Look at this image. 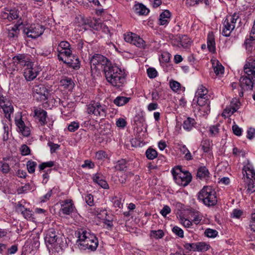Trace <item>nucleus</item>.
<instances>
[{
    "label": "nucleus",
    "instance_id": "nucleus-64",
    "mask_svg": "<svg viewBox=\"0 0 255 255\" xmlns=\"http://www.w3.org/2000/svg\"><path fill=\"white\" fill-rule=\"evenodd\" d=\"M255 136V129L251 128L247 131V137L248 138L251 139Z\"/></svg>",
    "mask_w": 255,
    "mask_h": 255
},
{
    "label": "nucleus",
    "instance_id": "nucleus-17",
    "mask_svg": "<svg viewBox=\"0 0 255 255\" xmlns=\"http://www.w3.org/2000/svg\"><path fill=\"white\" fill-rule=\"evenodd\" d=\"M3 110L5 117L9 121L10 120L11 115L13 113V107L11 103L6 101L1 106H0Z\"/></svg>",
    "mask_w": 255,
    "mask_h": 255
},
{
    "label": "nucleus",
    "instance_id": "nucleus-35",
    "mask_svg": "<svg viewBox=\"0 0 255 255\" xmlns=\"http://www.w3.org/2000/svg\"><path fill=\"white\" fill-rule=\"evenodd\" d=\"M208 90L205 87L202 85H200L196 92L195 98L208 97Z\"/></svg>",
    "mask_w": 255,
    "mask_h": 255
},
{
    "label": "nucleus",
    "instance_id": "nucleus-29",
    "mask_svg": "<svg viewBox=\"0 0 255 255\" xmlns=\"http://www.w3.org/2000/svg\"><path fill=\"white\" fill-rule=\"evenodd\" d=\"M134 11L139 15H146L149 10L142 3H137L134 6Z\"/></svg>",
    "mask_w": 255,
    "mask_h": 255
},
{
    "label": "nucleus",
    "instance_id": "nucleus-42",
    "mask_svg": "<svg viewBox=\"0 0 255 255\" xmlns=\"http://www.w3.org/2000/svg\"><path fill=\"white\" fill-rule=\"evenodd\" d=\"M210 247V245L205 242H199L196 243V249L198 251H206L209 249Z\"/></svg>",
    "mask_w": 255,
    "mask_h": 255
},
{
    "label": "nucleus",
    "instance_id": "nucleus-52",
    "mask_svg": "<svg viewBox=\"0 0 255 255\" xmlns=\"http://www.w3.org/2000/svg\"><path fill=\"white\" fill-rule=\"evenodd\" d=\"M21 154L22 155L25 156L30 154V149L29 147L26 144H23L21 145L20 148Z\"/></svg>",
    "mask_w": 255,
    "mask_h": 255
},
{
    "label": "nucleus",
    "instance_id": "nucleus-2",
    "mask_svg": "<svg viewBox=\"0 0 255 255\" xmlns=\"http://www.w3.org/2000/svg\"><path fill=\"white\" fill-rule=\"evenodd\" d=\"M76 235L78 238L77 243L79 249L84 250L88 249L92 251L96 250L98 246V239L89 231L81 229L76 233Z\"/></svg>",
    "mask_w": 255,
    "mask_h": 255
},
{
    "label": "nucleus",
    "instance_id": "nucleus-1",
    "mask_svg": "<svg viewBox=\"0 0 255 255\" xmlns=\"http://www.w3.org/2000/svg\"><path fill=\"white\" fill-rule=\"evenodd\" d=\"M104 74L107 81L118 88L123 87L126 83L125 70L116 65L113 64L111 67L107 68Z\"/></svg>",
    "mask_w": 255,
    "mask_h": 255
},
{
    "label": "nucleus",
    "instance_id": "nucleus-40",
    "mask_svg": "<svg viewBox=\"0 0 255 255\" xmlns=\"http://www.w3.org/2000/svg\"><path fill=\"white\" fill-rule=\"evenodd\" d=\"M145 155L148 159L153 160L157 157V152L154 149L149 147L146 150Z\"/></svg>",
    "mask_w": 255,
    "mask_h": 255
},
{
    "label": "nucleus",
    "instance_id": "nucleus-9",
    "mask_svg": "<svg viewBox=\"0 0 255 255\" xmlns=\"http://www.w3.org/2000/svg\"><path fill=\"white\" fill-rule=\"evenodd\" d=\"M44 28L39 24H33L24 29L23 32L28 37L36 38L40 36L44 32Z\"/></svg>",
    "mask_w": 255,
    "mask_h": 255
},
{
    "label": "nucleus",
    "instance_id": "nucleus-11",
    "mask_svg": "<svg viewBox=\"0 0 255 255\" xmlns=\"http://www.w3.org/2000/svg\"><path fill=\"white\" fill-rule=\"evenodd\" d=\"M197 99V103L200 107L199 110L203 112L204 113L203 115H208L210 111V101L208 97H198Z\"/></svg>",
    "mask_w": 255,
    "mask_h": 255
},
{
    "label": "nucleus",
    "instance_id": "nucleus-62",
    "mask_svg": "<svg viewBox=\"0 0 255 255\" xmlns=\"http://www.w3.org/2000/svg\"><path fill=\"white\" fill-rule=\"evenodd\" d=\"M202 216L199 214L198 212H195L194 213V217L193 222L196 225H198L200 223L202 220Z\"/></svg>",
    "mask_w": 255,
    "mask_h": 255
},
{
    "label": "nucleus",
    "instance_id": "nucleus-46",
    "mask_svg": "<svg viewBox=\"0 0 255 255\" xmlns=\"http://www.w3.org/2000/svg\"><path fill=\"white\" fill-rule=\"evenodd\" d=\"M213 68L214 72L218 76L222 75L224 72V67L221 64L217 63Z\"/></svg>",
    "mask_w": 255,
    "mask_h": 255
},
{
    "label": "nucleus",
    "instance_id": "nucleus-39",
    "mask_svg": "<svg viewBox=\"0 0 255 255\" xmlns=\"http://www.w3.org/2000/svg\"><path fill=\"white\" fill-rule=\"evenodd\" d=\"M149 235L151 238L159 239L163 237L164 233L161 230H158L157 231L151 230L150 232Z\"/></svg>",
    "mask_w": 255,
    "mask_h": 255
},
{
    "label": "nucleus",
    "instance_id": "nucleus-36",
    "mask_svg": "<svg viewBox=\"0 0 255 255\" xmlns=\"http://www.w3.org/2000/svg\"><path fill=\"white\" fill-rule=\"evenodd\" d=\"M212 141L205 139L202 141L201 146L204 152L210 153L212 150Z\"/></svg>",
    "mask_w": 255,
    "mask_h": 255
},
{
    "label": "nucleus",
    "instance_id": "nucleus-43",
    "mask_svg": "<svg viewBox=\"0 0 255 255\" xmlns=\"http://www.w3.org/2000/svg\"><path fill=\"white\" fill-rule=\"evenodd\" d=\"M37 166V163L32 160H28L26 163L27 169L30 174L35 172V168Z\"/></svg>",
    "mask_w": 255,
    "mask_h": 255
},
{
    "label": "nucleus",
    "instance_id": "nucleus-10",
    "mask_svg": "<svg viewBox=\"0 0 255 255\" xmlns=\"http://www.w3.org/2000/svg\"><path fill=\"white\" fill-rule=\"evenodd\" d=\"M33 96L40 101H45L48 98V90L42 84L35 85L33 88Z\"/></svg>",
    "mask_w": 255,
    "mask_h": 255
},
{
    "label": "nucleus",
    "instance_id": "nucleus-44",
    "mask_svg": "<svg viewBox=\"0 0 255 255\" xmlns=\"http://www.w3.org/2000/svg\"><path fill=\"white\" fill-rule=\"evenodd\" d=\"M235 109H234L232 106H230L229 107H226V108L224 110L222 113L223 117H230L232 115H233L235 112H236Z\"/></svg>",
    "mask_w": 255,
    "mask_h": 255
},
{
    "label": "nucleus",
    "instance_id": "nucleus-41",
    "mask_svg": "<svg viewBox=\"0 0 255 255\" xmlns=\"http://www.w3.org/2000/svg\"><path fill=\"white\" fill-rule=\"evenodd\" d=\"M127 168V161L125 159L119 160L115 166L116 170L119 171H125L126 170Z\"/></svg>",
    "mask_w": 255,
    "mask_h": 255
},
{
    "label": "nucleus",
    "instance_id": "nucleus-37",
    "mask_svg": "<svg viewBox=\"0 0 255 255\" xmlns=\"http://www.w3.org/2000/svg\"><path fill=\"white\" fill-rule=\"evenodd\" d=\"M248 188L247 191L248 193L251 194L255 191V178L247 179Z\"/></svg>",
    "mask_w": 255,
    "mask_h": 255
},
{
    "label": "nucleus",
    "instance_id": "nucleus-47",
    "mask_svg": "<svg viewBox=\"0 0 255 255\" xmlns=\"http://www.w3.org/2000/svg\"><path fill=\"white\" fill-rule=\"evenodd\" d=\"M219 127V125H215L210 127L209 131L211 136H215L218 134L220 130Z\"/></svg>",
    "mask_w": 255,
    "mask_h": 255
},
{
    "label": "nucleus",
    "instance_id": "nucleus-13",
    "mask_svg": "<svg viewBox=\"0 0 255 255\" xmlns=\"http://www.w3.org/2000/svg\"><path fill=\"white\" fill-rule=\"evenodd\" d=\"M58 238L56 234V231L53 228L49 229L44 238L45 242L46 245L49 244L51 246L54 245L57 241Z\"/></svg>",
    "mask_w": 255,
    "mask_h": 255
},
{
    "label": "nucleus",
    "instance_id": "nucleus-19",
    "mask_svg": "<svg viewBox=\"0 0 255 255\" xmlns=\"http://www.w3.org/2000/svg\"><path fill=\"white\" fill-rule=\"evenodd\" d=\"M35 118L38 121L41 126H44L46 124L47 112L43 109H36L34 110Z\"/></svg>",
    "mask_w": 255,
    "mask_h": 255
},
{
    "label": "nucleus",
    "instance_id": "nucleus-12",
    "mask_svg": "<svg viewBox=\"0 0 255 255\" xmlns=\"http://www.w3.org/2000/svg\"><path fill=\"white\" fill-rule=\"evenodd\" d=\"M15 123L18 129V131L24 136L28 137L30 135L31 133L30 128L25 125L22 120L21 117L19 119H15Z\"/></svg>",
    "mask_w": 255,
    "mask_h": 255
},
{
    "label": "nucleus",
    "instance_id": "nucleus-24",
    "mask_svg": "<svg viewBox=\"0 0 255 255\" xmlns=\"http://www.w3.org/2000/svg\"><path fill=\"white\" fill-rule=\"evenodd\" d=\"M235 27L233 24H231L228 20L225 19L223 23L222 34L226 37L229 36Z\"/></svg>",
    "mask_w": 255,
    "mask_h": 255
},
{
    "label": "nucleus",
    "instance_id": "nucleus-3",
    "mask_svg": "<svg viewBox=\"0 0 255 255\" xmlns=\"http://www.w3.org/2000/svg\"><path fill=\"white\" fill-rule=\"evenodd\" d=\"M91 70L92 74H99L102 70L104 73L107 68H110L113 65L111 61L106 57L101 54H95L90 60Z\"/></svg>",
    "mask_w": 255,
    "mask_h": 255
},
{
    "label": "nucleus",
    "instance_id": "nucleus-33",
    "mask_svg": "<svg viewBox=\"0 0 255 255\" xmlns=\"http://www.w3.org/2000/svg\"><path fill=\"white\" fill-rule=\"evenodd\" d=\"M132 44L135 45L136 47L141 48H145L146 45L145 41L141 38L140 36L135 34L134 37H133Z\"/></svg>",
    "mask_w": 255,
    "mask_h": 255
},
{
    "label": "nucleus",
    "instance_id": "nucleus-25",
    "mask_svg": "<svg viewBox=\"0 0 255 255\" xmlns=\"http://www.w3.org/2000/svg\"><path fill=\"white\" fill-rule=\"evenodd\" d=\"M207 46L209 50L211 52H214L216 50L215 41L214 34L210 32L207 36Z\"/></svg>",
    "mask_w": 255,
    "mask_h": 255
},
{
    "label": "nucleus",
    "instance_id": "nucleus-28",
    "mask_svg": "<svg viewBox=\"0 0 255 255\" xmlns=\"http://www.w3.org/2000/svg\"><path fill=\"white\" fill-rule=\"evenodd\" d=\"M178 42V44H180L184 48H188L192 42L190 39L186 35H182L179 37ZM178 46L180 47L179 45H178Z\"/></svg>",
    "mask_w": 255,
    "mask_h": 255
},
{
    "label": "nucleus",
    "instance_id": "nucleus-5",
    "mask_svg": "<svg viewBox=\"0 0 255 255\" xmlns=\"http://www.w3.org/2000/svg\"><path fill=\"white\" fill-rule=\"evenodd\" d=\"M172 174L175 182L180 186H186L192 180L191 174L187 171H183L180 166L173 168Z\"/></svg>",
    "mask_w": 255,
    "mask_h": 255
},
{
    "label": "nucleus",
    "instance_id": "nucleus-16",
    "mask_svg": "<svg viewBox=\"0 0 255 255\" xmlns=\"http://www.w3.org/2000/svg\"><path fill=\"white\" fill-rule=\"evenodd\" d=\"M57 56L59 60L62 61L64 63H67L70 67H71L75 69H77L80 68V61L77 57L73 56V59H67V60H64L62 57V55L60 53H58Z\"/></svg>",
    "mask_w": 255,
    "mask_h": 255
},
{
    "label": "nucleus",
    "instance_id": "nucleus-51",
    "mask_svg": "<svg viewBox=\"0 0 255 255\" xmlns=\"http://www.w3.org/2000/svg\"><path fill=\"white\" fill-rule=\"evenodd\" d=\"M254 40H255V19L251 32L250 33V38L249 39H246L245 43L247 44L249 43V41H253Z\"/></svg>",
    "mask_w": 255,
    "mask_h": 255
},
{
    "label": "nucleus",
    "instance_id": "nucleus-4",
    "mask_svg": "<svg viewBox=\"0 0 255 255\" xmlns=\"http://www.w3.org/2000/svg\"><path fill=\"white\" fill-rule=\"evenodd\" d=\"M198 199L208 207L213 206L217 203L215 190L211 186H204L198 193Z\"/></svg>",
    "mask_w": 255,
    "mask_h": 255
},
{
    "label": "nucleus",
    "instance_id": "nucleus-45",
    "mask_svg": "<svg viewBox=\"0 0 255 255\" xmlns=\"http://www.w3.org/2000/svg\"><path fill=\"white\" fill-rule=\"evenodd\" d=\"M70 43L66 41H62L60 42L57 48V51L63 50V49H71Z\"/></svg>",
    "mask_w": 255,
    "mask_h": 255
},
{
    "label": "nucleus",
    "instance_id": "nucleus-27",
    "mask_svg": "<svg viewBox=\"0 0 255 255\" xmlns=\"http://www.w3.org/2000/svg\"><path fill=\"white\" fill-rule=\"evenodd\" d=\"M231 85L232 88V90L235 95L241 98L243 97L244 93L246 91H244L242 87H240V83H237L233 82Z\"/></svg>",
    "mask_w": 255,
    "mask_h": 255
},
{
    "label": "nucleus",
    "instance_id": "nucleus-22",
    "mask_svg": "<svg viewBox=\"0 0 255 255\" xmlns=\"http://www.w3.org/2000/svg\"><path fill=\"white\" fill-rule=\"evenodd\" d=\"M171 13L168 10H164L159 15L158 24L160 25H166L169 22Z\"/></svg>",
    "mask_w": 255,
    "mask_h": 255
},
{
    "label": "nucleus",
    "instance_id": "nucleus-59",
    "mask_svg": "<svg viewBox=\"0 0 255 255\" xmlns=\"http://www.w3.org/2000/svg\"><path fill=\"white\" fill-rule=\"evenodd\" d=\"M180 223L185 228H190L192 225V222L185 218H180Z\"/></svg>",
    "mask_w": 255,
    "mask_h": 255
},
{
    "label": "nucleus",
    "instance_id": "nucleus-31",
    "mask_svg": "<svg viewBox=\"0 0 255 255\" xmlns=\"http://www.w3.org/2000/svg\"><path fill=\"white\" fill-rule=\"evenodd\" d=\"M197 176L200 179H206L209 176V172L206 167H201L197 170Z\"/></svg>",
    "mask_w": 255,
    "mask_h": 255
},
{
    "label": "nucleus",
    "instance_id": "nucleus-34",
    "mask_svg": "<svg viewBox=\"0 0 255 255\" xmlns=\"http://www.w3.org/2000/svg\"><path fill=\"white\" fill-rule=\"evenodd\" d=\"M130 99V98L118 96L114 100V103L118 106H123L127 104Z\"/></svg>",
    "mask_w": 255,
    "mask_h": 255
},
{
    "label": "nucleus",
    "instance_id": "nucleus-58",
    "mask_svg": "<svg viewBox=\"0 0 255 255\" xmlns=\"http://www.w3.org/2000/svg\"><path fill=\"white\" fill-rule=\"evenodd\" d=\"M169 84L171 89L174 91H177L180 88V84L176 81H171Z\"/></svg>",
    "mask_w": 255,
    "mask_h": 255
},
{
    "label": "nucleus",
    "instance_id": "nucleus-48",
    "mask_svg": "<svg viewBox=\"0 0 255 255\" xmlns=\"http://www.w3.org/2000/svg\"><path fill=\"white\" fill-rule=\"evenodd\" d=\"M239 18V13H234L232 15L227 17L226 19L228 20L230 23L233 24V25L235 26V24L236 23L237 21Z\"/></svg>",
    "mask_w": 255,
    "mask_h": 255
},
{
    "label": "nucleus",
    "instance_id": "nucleus-49",
    "mask_svg": "<svg viewBox=\"0 0 255 255\" xmlns=\"http://www.w3.org/2000/svg\"><path fill=\"white\" fill-rule=\"evenodd\" d=\"M205 235L209 238H215L218 235V232L214 229H207L205 231Z\"/></svg>",
    "mask_w": 255,
    "mask_h": 255
},
{
    "label": "nucleus",
    "instance_id": "nucleus-26",
    "mask_svg": "<svg viewBox=\"0 0 255 255\" xmlns=\"http://www.w3.org/2000/svg\"><path fill=\"white\" fill-rule=\"evenodd\" d=\"M20 26V24H16L7 29V36L9 38L17 37L19 32V27Z\"/></svg>",
    "mask_w": 255,
    "mask_h": 255
},
{
    "label": "nucleus",
    "instance_id": "nucleus-57",
    "mask_svg": "<svg viewBox=\"0 0 255 255\" xmlns=\"http://www.w3.org/2000/svg\"><path fill=\"white\" fill-rule=\"evenodd\" d=\"M79 128V124L78 122H73L68 127V129L71 132H74Z\"/></svg>",
    "mask_w": 255,
    "mask_h": 255
},
{
    "label": "nucleus",
    "instance_id": "nucleus-38",
    "mask_svg": "<svg viewBox=\"0 0 255 255\" xmlns=\"http://www.w3.org/2000/svg\"><path fill=\"white\" fill-rule=\"evenodd\" d=\"M61 85L65 88L71 89L74 86V83L72 79L69 78L65 77L60 81Z\"/></svg>",
    "mask_w": 255,
    "mask_h": 255
},
{
    "label": "nucleus",
    "instance_id": "nucleus-54",
    "mask_svg": "<svg viewBox=\"0 0 255 255\" xmlns=\"http://www.w3.org/2000/svg\"><path fill=\"white\" fill-rule=\"evenodd\" d=\"M31 244L33 248L37 249L38 248L40 245L39 237L38 236L36 235L32 237Z\"/></svg>",
    "mask_w": 255,
    "mask_h": 255
},
{
    "label": "nucleus",
    "instance_id": "nucleus-8",
    "mask_svg": "<svg viewBox=\"0 0 255 255\" xmlns=\"http://www.w3.org/2000/svg\"><path fill=\"white\" fill-rule=\"evenodd\" d=\"M239 82L240 87L246 91L252 90L255 87V78L249 73H245V75L240 78Z\"/></svg>",
    "mask_w": 255,
    "mask_h": 255
},
{
    "label": "nucleus",
    "instance_id": "nucleus-6",
    "mask_svg": "<svg viewBox=\"0 0 255 255\" xmlns=\"http://www.w3.org/2000/svg\"><path fill=\"white\" fill-rule=\"evenodd\" d=\"M87 112L89 115L104 118L106 116L107 107L99 102H94L87 105Z\"/></svg>",
    "mask_w": 255,
    "mask_h": 255
},
{
    "label": "nucleus",
    "instance_id": "nucleus-14",
    "mask_svg": "<svg viewBox=\"0 0 255 255\" xmlns=\"http://www.w3.org/2000/svg\"><path fill=\"white\" fill-rule=\"evenodd\" d=\"M38 71L36 67H33L30 65L29 67H27L24 71V76L27 81H32L34 79L38 74Z\"/></svg>",
    "mask_w": 255,
    "mask_h": 255
},
{
    "label": "nucleus",
    "instance_id": "nucleus-15",
    "mask_svg": "<svg viewBox=\"0 0 255 255\" xmlns=\"http://www.w3.org/2000/svg\"><path fill=\"white\" fill-rule=\"evenodd\" d=\"M243 176L246 177L247 179L250 178H255V171L253 165L248 161L247 163L244 165L243 169Z\"/></svg>",
    "mask_w": 255,
    "mask_h": 255
},
{
    "label": "nucleus",
    "instance_id": "nucleus-53",
    "mask_svg": "<svg viewBox=\"0 0 255 255\" xmlns=\"http://www.w3.org/2000/svg\"><path fill=\"white\" fill-rule=\"evenodd\" d=\"M172 232L177 236L180 238H183L184 232L183 231L177 226H175L172 228Z\"/></svg>",
    "mask_w": 255,
    "mask_h": 255
},
{
    "label": "nucleus",
    "instance_id": "nucleus-50",
    "mask_svg": "<svg viewBox=\"0 0 255 255\" xmlns=\"http://www.w3.org/2000/svg\"><path fill=\"white\" fill-rule=\"evenodd\" d=\"M54 165V162L50 161L48 162H43L38 166L39 171L44 170L46 167H51Z\"/></svg>",
    "mask_w": 255,
    "mask_h": 255
},
{
    "label": "nucleus",
    "instance_id": "nucleus-30",
    "mask_svg": "<svg viewBox=\"0 0 255 255\" xmlns=\"http://www.w3.org/2000/svg\"><path fill=\"white\" fill-rule=\"evenodd\" d=\"M61 104L63 108L62 109V113L67 112V114L71 113L74 111V103L73 102H68L62 101Z\"/></svg>",
    "mask_w": 255,
    "mask_h": 255
},
{
    "label": "nucleus",
    "instance_id": "nucleus-63",
    "mask_svg": "<svg viewBox=\"0 0 255 255\" xmlns=\"http://www.w3.org/2000/svg\"><path fill=\"white\" fill-rule=\"evenodd\" d=\"M249 225L251 230L255 232V213H253L251 215Z\"/></svg>",
    "mask_w": 255,
    "mask_h": 255
},
{
    "label": "nucleus",
    "instance_id": "nucleus-18",
    "mask_svg": "<svg viewBox=\"0 0 255 255\" xmlns=\"http://www.w3.org/2000/svg\"><path fill=\"white\" fill-rule=\"evenodd\" d=\"M1 16L3 19H7L9 21H11L19 17L18 11L16 9L6 10L1 13Z\"/></svg>",
    "mask_w": 255,
    "mask_h": 255
},
{
    "label": "nucleus",
    "instance_id": "nucleus-56",
    "mask_svg": "<svg viewBox=\"0 0 255 255\" xmlns=\"http://www.w3.org/2000/svg\"><path fill=\"white\" fill-rule=\"evenodd\" d=\"M100 21V19H93L90 20V22H88V24L89 25V27L96 30L97 29L98 24H99Z\"/></svg>",
    "mask_w": 255,
    "mask_h": 255
},
{
    "label": "nucleus",
    "instance_id": "nucleus-23",
    "mask_svg": "<svg viewBox=\"0 0 255 255\" xmlns=\"http://www.w3.org/2000/svg\"><path fill=\"white\" fill-rule=\"evenodd\" d=\"M196 124L197 123L194 119L188 117L183 121L182 127L184 130L190 131L194 128H195Z\"/></svg>",
    "mask_w": 255,
    "mask_h": 255
},
{
    "label": "nucleus",
    "instance_id": "nucleus-60",
    "mask_svg": "<svg viewBox=\"0 0 255 255\" xmlns=\"http://www.w3.org/2000/svg\"><path fill=\"white\" fill-rule=\"evenodd\" d=\"M147 73L150 78H154L156 77L157 72L155 69L149 68L147 70Z\"/></svg>",
    "mask_w": 255,
    "mask_h": 255
},
{
    "label": "nucleus",
    "instance_id": "nucleus-32",
    "mask_svg": "<svg viewBox=\"0 0 255 255\" xmlns=\"http://www.w3.org/2000/svg\"><path fill=\"white\" fill-rule=\"evenodd\" d=\"M93 181L98 184L100 186H101L104 189H108L109 188V185L107 182L103 180L101 176L98 174H95L93 176Z\"/></svg>",
    "mask_w": 255,
    "mask_h": 255
},
{
    "label": "nucleus",
    "instance_id": "nucleus-21",
    "mask_svg": "<svg viewBox=\"0 0 255 255\" xmlns=\"http://www.w3.org/2000/svg\"><path fill=\"white\" fill-rule=\"evenodd\" d=\"M244 72L253 75L255 78V59L250 58L247 61L244 66Z\"/></svg>",
    "mask_w": 255,
    "mask_h": 255
},
{
    "label": "nucleus",
    "instance_id": "nucleus-20",
    "mask_svg": "<svg viewBox=\"0 0 255 255\" xmlns=\"http://www.w3.org/2000/svg\"><path fill=\"white\" fill-rule=\"evenodd\" d=\"M75 207L71 200H65L61 205V210L62 213L66 215H70L72 213Z\"/></svg>",
    "mask_w": 255,
    "mask_h": 255
},
{
    "label": "nucleus",
    "instance_id": "nucleus-7",
    "mask_svg": "<svg viewBox=\"0 0 255 255\" xmlns=\"http://www.w3.org/2000/svg\"><path fill=\"white\" fill-rule=\"evenodd\" d=\"M12 61L15 65L13 68V70H17L19 68L23 67H29L31 64L30 57L25 54H18L14 56L12 58Z\"/></svg>",
    "mask_w": 255,
    "mask_h": 255
},
{
    "label": "nucleus",
    "instance_id": "nucleus-55",
    "mask_svg": "<svg viewBox=\"0 0 255 255\" xmlns=\"http://www.w3.org/2000/svg\"><path fill=\"white\" fill-rule=\"evenodd\" d=\"M135 35V34L132 32H128L124 35V39L127 42H129L132 44L133 40V37Z\"/></svg>",
    "mask_w": 255,
    "mask_h": 255
},
{
    "label": "nucleus",
    "instance_id": "nucleus-61",
    "mask_svg": "<svg viewBox=\"0 0 255 255\" xmlns=\"http://www.w3.org/2000/svg\"><path fill=\"white\" fill-rule=\"evenodd\" d=\"M0 170L3 173H7L9 170V167L8 164L0 162Z\"/></svg>",
    "mask_w": 255,
    "mask_h": 255
}]
</instances>
